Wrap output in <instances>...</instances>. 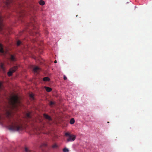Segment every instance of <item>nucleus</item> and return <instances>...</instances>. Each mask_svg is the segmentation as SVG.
<instances>
[{"label": "nucleus", "mask_w": 152, "mask_h": 152, "mask_svg": "<svg viewBox=\"0 0 152 152\" xmlns=\"http://www.w3.org/2000/svg\"><path fill=\"white\" fill-rule=\"evenodd\" d=\"M1 116L0 115V120H1Z\"/></svg>", "instance_id": "28"}, {"label": "nucleus", "mask_w": 152, "mask_h": 152, "mask_svg": "<svg viewBox=\"0 0 152 152\" xmlns=\"http://www.w3.org/2000/svg\"><path fill=\"white\" fill-rule=\"evenodd\" d=\"M18 66H15L9 69V72H7V75L9 77L11 76L12 73L15 72L17 69Z\"/></svg>", "instance_id": "5"}, {"label": "nucleus", "mask_w": 152, "mask_h": 152, "mask_svg": "<svg viewBox=\"0 0 152 152\" xmlns=\"http://www.w3.org/2000/svg\"><path fill=\"white\" fill-rule=\"evenodd\" d=\"M4 6L5 7L9 8L10 6L12 4V0H5L4 1Z\"/></svg>", "instance_id": "6"}, {"label": "nucleus", "mask_w": 152, "mask_h": 152, "mask_svg": "<svg viewBox=\"0 0 152 152\" xmlns=\"http://www.w3.org/2000/svg\"><path fill=\"white\" fill-rule=\"evenodd\" d=\"M29 96L33 100L34 99V95L32 94H30L29 95Z\"/></svg>", "instance_id": "19"}, {"label": "nucleus", "mask_w": 152, "mask_h": 152, "mask_svg": "<svg viewBox=\"0 0 152 152\" xmlns=\"http://www.w3.org/2000/svg\"><path fill=\"white\" fill-rule=\"evenodd\" d=\"M21 42L20 41H18L17 42V44L18 46H19L21 44Z\"/></svg>", "instance_id": "22"}, {"label": "nucleus", "mask_w": 152, "mask_h": 152, "mask_svg": "<svg viewBox=\"0 0 152 152\" xmlns=\"http://www.w3.org/2000/svg\"><path fill=\"white\" fill-rule=\"evenodd\" d=\"M1 83H0V88H1Z\"/></svg>", "instance_id": "26"}, {"label": "nucleus", "mask_w": 152, "mask_h": 152, "mask_svg": "<svg viewBox=\"0 0 152 152\" xmlns=\"http://www.w3.org/2000/svg\"><path fill=\"white\" fill-rule=\"evenodd\" d=\"M65 135L66 137H68V138L67 140L68 142L72 141L75 140L76 136L73 135H71L69 132H66L65 133Z\"/></svg>", "instance_id": "4"}, {"label": "nucleus", "mask_w": 152, "mask_h": 152, "mask_svg": "<svg viewBox=\"0 0 152 152\" xmlns=\"http://www.w3.org/2000/svg\"><path fill=\"white\" fill-rule=\"evenodd\" d=\"M24 151L25 152H31V151L27 147H25L24 149Z\"/></svg>", "instance_id": "14"}, {"label": "nucleus", "mask_w": 152, "mask_h": 152, "mask_svg": "<svg viewBox=\"0 0 152 152\" xmlns=\"http://www.w3.org/2000/svg\"><path fill=\"white\" fill-rule=\"evenodd\" d=\"M43 80L44 81H47L49 80L50 79L48 77H45L43 78Z\"/></svg>", "instance_id": "15"}, {"label": "nucleus", "mask_w": 152, "mask_h": 152, "mask_svg": "<svg viewBox=\"0 0 152 152\" xmlns=\"http://www.w3.org/2000/svg\"><path fill=\"white\" fill-rule=\"evenodd\" d=\"M44 117L46 119H48L49 121H51L52 119L48 115L45 114L43 115Z\"/></svg>", "instance_id": "9"}, {"label": "nucleus", "mask_w": 152, "mask_h": 152, "mask_svg": "<svg viewBox=\"0 0 152 152\" xmlns=\"http://www.w3.org/2000/svg\"><path fill=\"white\" fill-rule=\"evenodd\" d=\"M40 70V68L38 66L34 67L33 69V71L34 72L38 73Z\"/></svg>", "instance_id": "8"}, {"label": "nucleus", "mask_w": 152, "mask_h": 152, "mask_svg": "<svg viewBox=\"0 0 152 152\" xmlns=\"http://www.w3.org/2000/svg\"><path fill=\"white\" fill-rule=\"evenodd\" d=\"M75 121L74 118H72L70 120V123L71 124H74L75 123Z\"/></svg>", "instance_id": "17"}, {"label": "nucleus", "mask_w": 152, "mask_h": 152, "mask_svg": "<svg viewBox=\"0 0 152 152\" xmlns=\"http://www.w3.org/2000/svg\"><path fill=\"white\" fill-rule=\"evenodd\" d=\"M18 12L19 16L20 17V19H21V17L26 15V10H24L23 9H21Z\"/></svg>", "instance_id": "7"}, {"label": "nucleus", "mask_w": 152, "mask_h": 152, "mask_svg": "<svg viewBox=\"0 0 152 152\" xmlns=\"http://www.w3.org/2000/svg\"><path fill=\"white\" fill-rule=\"evenodd\" d=\"M26 116L28 118H31V116L30 115V113H27L26 115Z\"/></svg>", "instance_id": "18"}, {"label": "nucleus", "mask_w": 152, "mask_h": 152, "mask_svg": "<svg viewBox=\"0 0 152 152\" xmlns=\"http://www.w3.org/2000/svg\"><path fill=\"white\" fill-rule=\"evenodd\" d=\"M39 3L40 5L42 6L44 5L45 4V2L42 0H40L39 2Z\"/></svg>", "instance_id": "16"}, {"label": "nucleus", "mask_w": 152, "mask_h": 152, "mask_svg": "<svg viewBox=\"0 0 152 152\" xmlns=\"http://www.w3.org/2000/svg\"><path fill=\"white\" fill-rule=\"evenodd\" d=\"M7 114L10 124L9 126V129L12 131L21 130L22 127L21 124V120L18 117L14 115L10 111H7Z\"/></svg>", "instance_id": "1"}, {"label": "nucleus", "mask_w": 152, "mask_h": 152, "mask_svg": "<svg viewBox=\"0 0 152 152\" xmlns=\"http://www.w3.org/2000/svg\"><path fill=\"white\" fill-rule=\"evenodd\" d=\"M9 101L10 106L12 109L16 108L20 103V101L18 96L16 95L11 96Z\"/></svg>", "instance_id": "2"}, {"label": "nucleus", "mask_w": 152, "mask_h": 152, "mask_svg": "<svg viewBox=\"0 0 152 152\" xmlns=\"http://www.w3.org/2000/svg\"><path fill=\"white\" fill-rule=\"evenodd\" d=\"M63 151L64 152H67L69 151L68 149L66 148H64L63 149Z\"/></svg>", "instance_id": "21"}, {"label": "nucleus", "mask_w": 152, "mask_h": 152, "mask_svg": "<svg viewBox=\"0 0 152 152\" xmlns=\"http://www.w3.org/2000/svg\"><path fill=\"white\" fill-rule=\"evenodd\" d=\"M54 104V103L52 101H50V106H52Z\"/></svg>", "instance_id": "23"}, {"label": "nucleus", "mask_w": 152, "mask_h": 152, "mask_svg": "<svg viewBox=\"0 0 152 152\" xmlns=\"http://www.w3.org/2000/svg\"><path fill=\"white\" fill-rule=\"evenodd\" d=\"M54 62H55V63H57V61H56V60H55V61Z\"/></svg>", "instance_id": "27"}, {"label": "nucleus", "mask_w": 152, "mask_h": 152, "mask_svg": "<svg viewBox=\"0 0 152 152\" xmlns=\"http://www.w3.org/2000/svg\"><path fill=\"white\" fill-rule=\"evenodd\" d=\"M0 52L2 53H4V52L3 45L1 44H0Z\"/></svg>", "instance_id": "12"}, {"label": "nucleus", "mask_w": 152, "mask_h": 152, "mask_svg": "<svg viewBox=\"0 0 152 152\" xmlns=\"http://www.w3.org/2000/svg\"><path fill=\"white\" fill-rule=\"evenodd\" d=\"M52 147L53 148H57L58 147V145L55 144L52 145Z\"/></svg>", "instance_id": "20"}, {"label": "nucleus", "mask_w": 152, "mask_h": 152, "mask_svg": "<svg viewBox=\"0 0 152 152\" xmlns=\"http://www.w3.org/2000/svg\"><path fill=\"white\" fill-rule=\"evenodd\" d=\"M64 80H66L67 79V77L65 75L64 76Z\"/></svg>", "instance_id": "25"}, {"label": "nucleus", "mask_w": 152, "mask_h": 152, "mask_svg": "<svg viewBox=\"0 0 152 152\" xmlns=\"http://www.w3.org/2000/svg\"><path fill=\"white\" fill-rule=\"evenodd\" d=\"M0 68L4 72H5V68L4 66V64L1 63L0 64Z\"/></svg>", "instance_id": "10"}, {"label": "nucleus", "mask_w": 152, "mask_h": 152, "mask_svg": "<svg viewBox=\"0 0 152 152\" xmlns=\"http://www.w3.org/2000/svg\"><path fill=\"white\" fill-rule=\"evenodd\" d=\"M107 123H109V122H108H108H107Z\"/></svg>", "instance_id": "29"}, {"label": "nucleus", "mask_w": 152, "mask_h": 152, "mask_svg": "<svg viewBox=\"0 0 152 152\" xmlns=\"http://www.w3.org/2000/svg\"><path fill=\"white\" fill-rule=\"evenodd\" d=\"M45 89L48 92H50L52 90L51 88L46 86L45 87Z\"/></svg>", "instance_id": "13"}, {"label": "nucleus", "mask_w": 152, "mask_h": 152, "mask_svg": "<svg viewBox=\"0 0 152 152\" xmlns=\"http://www.w3.org/2000/svg\"><path fill=\"white\" fill-rule=\"evenodd\" d=\"M2 17L0 16V33L4 35L8 34L11 33V29L5 27L2 23Z\"/></svg>", "instance_id": "3"}, {"label": "nucleus", "mask_w": 152, "mask_h": 152, "mask_svg": "<svg viewBox=\"0 0 152 152\" xmlns=\"http://www.w3.org/2000/svg\"><path fill=\"white\" fill-rule=\"evenodd\" d=\"M47 144L46 143H44L42 144V146L45 147L47 146Z\"/></svg>", "instance_id": "24"}, {"label": "nucleus", "mask_w": 152, "mask_h": 152, "mask_svg": "<svg viewBox=\"0 0 152 152\" xmlns=\"http://www.w3.org/2000/svg\"><path fill=\"white\" fill-rule=\"evenodd\" d=\"M10 60L12 61H14L15 60V58L14 55H11L10 58Z\"/></svg>", "instance_id": "11"}]
</instances>
